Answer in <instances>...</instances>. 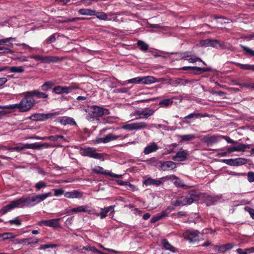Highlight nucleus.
Listing matches in <instances>:
<instances>
[{
  "mask_svg": "<svg viewBox=\"0 0 254 254\" xmlns=\"http://www.w3.org/2000/svg\"><path fill=\"white\" fill-rule=\"evenodd\" d=\"M221 138L222 137L220 136L207 135L203 136L201 138V140L208 145H211L214 143H217Z\"/></svg>",
  "mask_w": 254,
  "mask_h": 254,
  "instance_id": "nucleus-14",
  "label": "nucleus"
},
{
  "mask_svg": "<svg viewBox=\"0 0 254 254\" xmlns=\"http://www.w3.org/2000/svg\"><path fill=\"white\" fill-rule=\"evenodd\" d=\"M181 142L189 141L195 138V135L192 134L180 135Z\"/></svg>",
  "mask_w": 254,
  "mask_h": 254,
  "instance_id": "nucleus-42",
  "label": "nucleus"
},
{
  "mask_svg": "<svg viewBox=\"0 0 254 254\" xmlns=\"http://www.w3.org/2000/svg\"><path fill=\"white\" fill-rule=\"evenodd\" d=\"M154 113V110L150 108H145L141 111H137L136 113L139 118H148L152 115Z\"/></svg>",
  "mask_w": 254,
  "mask_h": 254,
  "instance_id": "nucleus-20",
  "label": "nucleus"
},
{
  "mask_svg": "<svg viewBox=\"0 0 254 254\" xmlns=\"http://www.w3.org/2000/svg\"><path fill=\"white\" fill-rule=\"evenodd\" d=\"M47 186V183L45 182L40 181L38 183H37L35 185V188L36 189V191L40 190L42 188H45Z\"/></svg>",
  "mask_w": 254,
  "mask_h": 254,
  "instance_id": "nucleus-47",
  "label": "nucleus"
},
{
  "mask_svg": "<svg viewBox=\"0 0 254 254\" xmlns=\"http://www.w3.org/2000/svg\"><path fill=\"white\" fill-rule=\"evenodd\" d=\"M53 191H54V195L56 196H59L62 194L64 195L65 193L64 190L62 189H53Z\"/></svg>",
  "mask_w": 254,
  "mask_h": 254,
  "instance_id": "nucleus-58",
  "label": "nucleus"
},
{
  "mask_svg": "<svg viewBox=\"0 0 254 254\" xmlns=\"http://www.w3.org/2000/svg\"><path fill=\"white\" fill-rule=\"evenodd\" d=\"M8 69L10 72L13 73H22L24 71V68L21 66L8 67Z\"/></svg>",
  "mask_w": 254,
  "mask_h": 254,
  "instance_id": "nucleus-41",
  "label": "nucleus"
},
{
  "mask_svg": "<svg viewBox=\"0 0 254 254\" xmlns=\"http://www.w3.org/2000/svg\"><path fill=\"white\" fill-rule=\"evenodd\" d=\"M172 204L175 206H184V205L182 199L181 200H176L172 202Z\"/></svg>",
  "mask_w": 254,
  "mask_h": 254,
  "instance_id": "nucleus-64",
  "label": "nucleus"
},
{
  "mask_svg": "<svg viewBox=\"0 0 254 254\" xmlns=\"http://www.w3.org/2000/svg\"><path fill=\"white\" fill-rule=\"evenodd\" d=\"M136 44L140 48V49L142 51H146L148 49V45L143 41H138Z\"/></svg>",
  "mask_w": 254,
  "mask_h": 254,
  "instance_id": "nucleus-44",
  "label": "nucleus"
},
{
  "mask_svg": "<svg viewBox=\"0 0 254 254\" xmlns=\"http://www.w3.org/2000/svg\"><path fill=\"white\" fill-rule=\"evenodd\" d=\"M1 235L3 236V240H7L8 239H10V238H12L14 237V236L11 233H3V234H2Z\"/></svg>",
  "mask_w": 254,
  "mask_h": 254,
  "instance_id": "nucleus-62",
  "label": "nucleus"
},
{
  "mask_svg": "<svg viewBox=\"0 0 254 254\" xmlns=\"http://www.w3.org/2000/svg\"><path fill=\"white\" fill-rule=\"evenodd\" d=\"M40 239L35 238H30L19 239L17 241L18 244H23L24 245H29L31 244H35L39 243Z\"/></svg>",
  "mask_w": 254,
  "mask_h": 254,
  "instance_id": "nucleus-24",
  "label": "nucleus"
},
{
  "mask_svg": "<svg viewBox=\"0 0 254 254\" xmlns=\"http://www.w3.org/2000/svg\"><path fill=\"white\" fill-rule=\"evenodd\" d=\"M158 149V147L155 143H152L150 145H147L144 150L145 154H148L151 152L156 151Z\"/></svg>",
  "mask_w": 254,
  "mask_h": 254,
  "instance_id": "nucleus-29",
  "label": "nucleus"
},
{
  "mask_svg": "<svg viewBox=\"0 0 254 254\" xmlns=\"http://www.w3.org/2000/svg\"><path fill=\"white\" fill-rule=\"evenodd\" d=\"M222 162L231 166H237V159H223Z\"/></svg>",
  "mask_w": 254,
  "mask_h": 254,
  "instance_id": "nucleus-45",
  "label": "nucleus"
},
{
  "mask_svg": "<svg viewBox=\"0 0 254 254\" xmlns=\"http://www.w3.org/2000/svg\"><path fill=\"white\" fill-rule=\"evenodd\" d=\"M200 45L202 47H212L218 48L221 47V44L218 40L213 39L202 40L200 42Z\"/></svg>",
  "mask_w": 254,
  "mask_h": 254,
  "instance_id": "nucleus-15",
  "label": "nucleus"
},
{
  "mask_svg": "<svg viewBox=\"0 0 254 254\" xmlns=\"http://www.w3.org/2000/svg\"><path fill=\"white\" fill-rule=\"evenodd\" d=\"M237 159V166H241L247 163V159L244 158H238Z\"/></svg>",
  "mask_w": 254,
  "mask_h": 254,
  "instance_id": "nucleus-56",
  "label": "nucleus"
},
{
  "mask_svg": "<svg viewBox=\"0 0 254 254\" xmlns=\"http://www.w3.org/2000/svg\"><path fill=\"white\" fill-rule=\"evenodd\" d=\"M82 250L91 251L99 254H103V252L97 249L95 247L90 246L83 247L82 249H78V251L82 253Z\"/></svg>",
  "mask_w": 254,
  "mask_h": 254,
  "instance_id": "nucleus-34",
  "label": "nucleus"
},
{
  "mask_svg": "<svg viewBox=\"0 0 254 254\" xmlns=\"http://www.w3.org/2000/svg\"><path fill=\"white\" fill-rule=\"evenodd\" d=\"M83 153L85 156L99 160H104L103 155L96 152V149L94 148L88 147L85 148L83 150Z\"/></svg>",
  "mask_w": 254,
  "mask_h": 254,
  "instance_id": "nucleus-10",
  "label": "nucleus"
},
{
  "mask_svg": "<svg viewBox=\"0 0 254 254\" xmlns=\"http://www.w3.org/2000/svg\"><path fill=\"white\" fill-rule=\"evenodd\" d=\"M9 223L10 225H15L16 226H20L21 225V220L18 217H15L13 220H9Z\"/></svg>",
  "mask_w": 254,
  "mask_h": 254,
  "instance_id": "nucleus-52",
  "label": "nucleus"
},
{
  "mask_svg": "<svg viewBox=\"0 0 254 254\" xmlns=\"http://www.w3.org/2000/svg\"><path fill=\"white\" fill-rule=\"evenodd\" d=\"M192 73L194 74H199L203 72L209 71L210 70V68L206 67L192 66Z\"/></svg>",
  "mask_w": 254,
  "mask_h": 254,
  "instance_id": "nucleus-32",
  "label": "nucleus"
},
{
  "mask_svg": "<svg viewBox=\"0 0 254 254\" xmlns=\"http://www.w3.org/2000/svg\"><path fill=\"white\" fill-rule=\"evenodd\" d=\"M233 64L237 65L242 69L254 71V64H242L236 62H234Z\"/></svg>",
  "mask_w": 254,
  "mask_h": 254,
  "instance_id": "nucleus-30",
  "label": "nucleus"
},
{
  "mask_svg": "<svg viewBox=\"0 0 254 254\" xmlns=\"http://www.w3.org/2000/svg\"><path fill=\"white\" fill-rule=\"evenodd\" d=\"M143 184L146 186L155 185L156 186H159L162 184V182L160 180L153 179L151 178H148L143 181Z\"/></svg>",
  "mask_w": 254,
  "mask_h": 254,
  "instance_id": "nucleus-28",
  "label": "nucleus"
},
{
  "mask_svg": "<svg viewBox=\"0 0 254 254\" xmlns=\"http://www.w3.org/2000/svg\"><path fill=\"white\" fill-rule=\"evenodd\" d=\"M162 245L163 247L167 250H169L171 252H175V248H174L169 242L165 239L162 240Z\"/></svg>",
  "mask_w": 254,
  "mask_h": 254,
  "instance_id": "nucleus-38",
  "label": "nucleus"
},
{
  "mask_svg": "<svg viewBox=\"0 0 254 254\" xmlns=\"http://www.w3.org/2000/svg\"><path fill=\"white\" fill-rule=\"evenodd\" d=\"M147 125L144 123L133 122L131 124L123 125L122 127H146Z\"/></svg>",
  "mask_w": 254,
  "mask_h": 254,
  "instance_id": "nucleus-39",
  "label": "nucleus"
},
{
  "mask_svg": "<svg viewBox=\"0 0 254 254\" xmlns=\"http://www.w3.org/2000/svg\"><path fill=\"white\" fill-rule=\"evenodd\" d=\"M172 103L173 101L170 99H164L159 102V105L162 107H167Z\"/></svg>",
  "mask_w": 254,
  "mask_h": 254,
  "instance_id": "nucleus-48",
  "label": "nucleus"
},
{
  "mask_svg": "<svg viewBox=\"0 0 254 254\" xmlns=\"http://www.w3.org/2000/svg\"><path fill=\"white\" fill-rule=\"evenodd\" d=\"M30 138H35L37 139H40V140H46L49 139L51 141H57L59 139H62L64 141H67V140L64 137V136L62 135H51L49 136H45V137H39V136H34V137H31Z\"/></svg>",
  "mask_w": 254,
  "mask_h": 254,
  "instance_id": "nucleus-23",
  "label": "nucleus"
},
{
  "mask_svg": "<svg viewBox=\"0 0 254 254\" xmlns=\"http://www.w3.org/2000/svg\"><path fill=\"white\" fill-rule=\"evenodd\" d=\"M157 166L163 171H165L169 168L174 169L176 167L175 163L171 161L166 162L159 161L157 163Z\"/></svg>",
  "mask_w": 254,
  "mask_h": 254,
  "instance_id": "nucleus-22",
  "label": "nucleus"
},
{
  "mask_svg": "<svg viewBox=\"0 0 254 254\" xmlns=\"http://www.w3.org/2000/svg\"><path fill=\"white\" fill-rule=\"evenodd\" d=\"M127 83L141 84V77H136L128 79L127 81Z\"/></svg>",
  "mask_w": 254,
  "mask_h": 254,
  "instance_id": "nucleus-49",
  "label": "nucleus"
},
{
  "mask_svg": "<svg viewBox=\"0 0 254 254\" xmlns=\"http://www.w3.org/2000/svg\"><path fill=\"white\" fill-rule=\"evenodd\" d=\"M30 59L40 61L43 63H56L60 61V58L56 56H43L41 55H32L29 56Z\"/></svg>",
  "mask_w": 254,
  "mask_h": 254,
  "instance_id": "nucleus-6",
  "label": "nucleus"
},
{
  "mask_svg": "<svg viewBox=\"0 0 254 254\" xmlns=\"http://www.w3.org/2000/svg\"><path fill=\"white\" fill-rule=\"evenodd\" d=\"M56 35H57L56 33L51 35L48 38H47L45 40V43L46 44H51V43L54 42L56 39Z\"/></svg>",
  "mask_w": 254,
  "mask_h": 254,
  "instance_id": "nucleus-55",
  "label": "nucleus"
},
{
  "mask_svg": "<svg viewBox=\"0 0 254 254\" xmlns=\"http://www.w3.org/2000/svg\"><path fill=\"white\" fill-rule=\"evenodd\" d=\"M59 122L63 126H76L77 124L74 120L69 117L64 116L59 119Z\"/></svg>",
  "mask_w": 254,
  "mask_h": 254,
  "instance_id": "nucleus-18",
  "label": "nucleus"
},
{
  "mask_svg": "<svg viewBox=\"0 0 254 254\" xmlns=\"http://www.w3.org/2000/svg\"><path fill=\"white\" fill-rule=\"evenodd\" d=\"M170 178L174 180V184L177 187L183 188L185 185L182 180L175 175H172L170 177Z\"/></svg>",
  "mask_w": 254,
  "mask_h": 254,
  "instance_id": "nucleus-37",
  "label": "nucleus"
},
{
  "mask_svg": "<svg viewBox=\"0 0 254 254\" xmlns=\"http://www.w3.org/2000/svg\"><path fill=\"white\" fill-rule=\"evenodd\" d=\"M77 88L78 87L76 86H62L59 85L55 86L53 88V91L56 94H61L63 93L68 94L73 90Z\"/></svg>",
  "mask_w": 254,
  "mask_h": 254,
  "instance_id": "nucleus-9",
  "label": "nucleus"
},
{
  "mask_svg": "<svg viewBox=\"0 0 254 254\" xmlns=\"http://www.w3.org/2000/svg\"><path fill=\"white\" fill-rule=\"evenodd\" d=\"M219 199L217 196H208L206 198L207 205H211L214 204Z\"/></svg>",
  "mask_w": 254,
  "mask_h": 254,
  "instance_id": "nucleus-40",
  "label": "nucleus"
},
{
  "mask_svg": "<svg viewBox=\"0 0 254 254\" xmlns=\"http://www.w3.org/2000/svg\"><path fill=\"white\" fill-rule=\"evenodd\" d=\"M199 232L197 230H188L184 233V238L190 242H196L199 239Z\"/></svg>",
  "mask_w": 254,
  "mask_h": 254,
  "instance_id": "nucleus-8",
  "label": "nucleus"
},
{
  "mask_svg": "<svg viewBox=\"0 0 254 254\" xmlns=\"http://www.w3.org/2000/svg\"><path fill=\"white\" fill-rule=\"evenodd\" d=\"M79 14L83 15L93 16L95 15V11L87 8H81L78 10Z\"/></svg>",
  "mask_w": 254,
  "mask_h": 254,
  "instance_id": "nucleus-31",
  "label": "nucleus"
},
{
  "mask_svg": "<svg viewBox=\"0 0 254 254\" xmlns=\"http://www.w3.org/2000/svg\"><path fill=\"white\" fill-rule=\"evenodd\" d=\"M57 245L55 244H47L45 245H41L40 248H39V250H45L49 248H54L56 247Z\"/></svg>",
  "mask_w": 254,
  "mask_h": 254,
  "instance_id": "nucleus-53",
  "label": "nucleus"
},
{
  "mask_svg": "<svg viewBox=\"0 0 254 254\" xmlns=\"http://www.w3.org/2000/svg\"><path fill=\"white\" fill-rule=\"evenodd\" d=\"M205 116V114L202 115L201 113H192L186 116L184 119V120L183 122L187 124H190L193 122L197 118H202Z\"/></svg>",
  "mask_w": 254,
  "mask_h": 254,
  "instance_id": "nucleus-17",
  "label": "nucleus"
},
{
  "mask_svg": "<svg viewBox=\"0 0 254 254\" xmlns=\"http://www.w3.org/2000/svg\"><path fill=\"white\" fill-rule=\"evenodd\" d=\"M30 94H31L32 96H36L37 97L39 98H43V99H46L49 96V95L44 92H40L38 90H33L31 92H30Z\"/></svg>",
  "mask_w": 254,
  "mask_h": 254,
  "instance_id": "nucleus-36",
  "label": "nucleus"
},
{
  "mask_svg": "<svg viewBox=\"0 0 254 254\" xmlns=\"http://www.w3.org/2000/svg\"><path fill=\"white\" fill-rule=\"evenodd\" d=\"M52 195L51 192L37 194L32 197L22 196L18 199L11 201L8 204L3 206L0 210V216L5 214L8 211L17 207H32L44 200Z\"/></svg>",
  "mask_w": 254,
  "mask_h": 254,
  "instance_id": "nucleus-1",
  "label": "nucleus"
},
{
  "mask_svg": "<svg viewBox=\"0 0 254 254\" xmlns=\"http://www.w3.org/2000/svg\"><path fill=\"white\" fill-rule=\"evenodd\" d=\"M115 205H111L107 207L102 208L101 212L97 213L96 215L100 216L101 219L105 218L108 215H110L111 213H114Z\"/></svg>",
  "mask_w": 254,
  "mask_h": 254,
  "instance_id": "nucleus-16",
  "label": "nucleus"
},
{
  "mask_svg": "<svg viewBox=\"0 0 254 254\" xmlns=\"http://www.w3.org/2000/svg\"><path fill=\"white\" fill-rule=\"evenodd\" d=\"M248 180L249 182L252 183L254 182V172H249L247 175Z\"/></svg>",
  "mask_w": 254,
  "mask_h": 254,
  "instance_id": "nucleus-61",
  "label": "nucleus"
},
{
  "mask_svg": "<svg viewBox=\"0 0 254 254\" xmlns=\"http://www.w3.org/2000/svg\"><path fill=\"white\" fill-rule=\"evenodd\" d=\"M95 15H96V17L99 19L103 20H107V18H108L107 15L104 12H97L96 13H95Z\"/></svg>",
  "mask_w": 254,
  "mask_h": 254,
  "instance_id": "nucleus-51",
  "label": "nucleus"
},
{
  "mask_svg": "<svg viewBox=\"0 0 254 254\" xmlns=\"http://www.w3.org/2000/svg\"><path fill=\"white\" fill-rule=\"evenodd\" d=\"M13 51L9 48L2 47V49L0 52V54H12Z\"/></svg>",
  "mask_w": 254,
  "mask_h": 254,
  "instance_id": "nucleus-63",
  "label": "nucleus"
},
{
  "mask_svg": "<svg viewBox=\"0 0 254 254\" xmlns=\"http://www.w3.org/2000/svg\"><path fill=\"white\" fill-rule=\"evenodd\" d=\"M199 198V195L195 190L189 191L187 195L185 197H182L184 205L191 204L195 201H196Z\"/></svg>",
  "mask_w": 254,
  "mask_h": 254,
  "instance_id": "nucleus-7",
  "label": "nucleus"
},
{
  "mask_svg": "<svg viewBox=\"0 0 254 254\" xmlns=\"http://www.w3.org/2000/svg\"><path fill=\"white\" fill-rule=\"evenodd\" d=\"M49 145L47 143H26L23 144L22 146H18L15 147H6L3 146L2 148L4 149L8 150H12L19 152L24 149H40L42 147H44L47 148Z\"/></svg>",
  "mask_w": 254,
  "mask_h": 254,
  "instance_id": "nucleus-4",
  "label": "nucleus"
},
{
  "mask_svg": "<svg viewBox=\"0 0 254 254\" xmlns=\"http://www.w3.org/2000/svg\"><path fill=\"white\" fill-rule=\"evenodd\" d=\"M234 245L232 243H227L224 245H216L215 250H217L219 253H224L227 251L230 250L233 248Z\"/></svg>",
  "mask_w": 254,
  "mask_h": 254,
  "instance_id": "nucleus-25",
  "label": "nucleus"
},
{
  "mask_svg": "<svg viewBox=\"0 0 254 254\" xmlns=\"http://www.w3.org/2000/svg\"><path fill=\"white\" fill-rule=\"evenodd\" d=\"M93 110V111L89 112L86 116V119L89 122H93L95 124L99 123L100 125H103L116 123L119 121V119L115 117H104L102 116L104 114L109 113V111L107 109L94 106Z\"/></svg>",
  "mask_w": 254,
  "mask_h": 254,
  "instance_id": "nucleus-2",
  "label": "nucleus"
},
{
  "mask_svg": "<svg viewBox=\"0 0 254 254\" xmlns=\"http://www.w3.org/2000/svg\"><path fill=\"white\" fill-rule=\"evenodd\" d=\"M155 83V77L152 76L141 77V84H150Z\"/></svg>",
  "mask_w": 254,
  "mask_h": 254,
  "instance_id": "nucleus-35",
  "label": "nucleus"
},
{
  "mask_svg": "<svg viewBox=\"0 0 254 254\" xmlns=\"http://www.w3.org/2000/svg\"><path fill=\"white\" fill-rule=\"evenodd\" d=\"M35 103V99L30 94V92H28L25 93L24 98L19 103L9 105L6 107V108H18L20 112H26L32 108Z\"/></svg>",
  "mask_w": 254,
  "mask_h": 254,
  "instance_id": "nucleus-3",
  "label": "nucleus"
},
{
  "mask_svg": "<svg viewBox=\"0 0 254 254\" xmlns=\"http://www.w3.org/2000/svg\"><path fill=\"white\" fill-rule=\"evenodd\" d=\"M118 137V136L116 135L113 133H109L104 137H96L95 140H93V142L94 144L101 143H106L112 140L117 139Z\"/></svg>",
  "mask_w": 254,
  "mask_h": 254,
  "instance_id": "nucleus-13",
  "label": "nucleus"
},
{
  "mask_svg": "<svg viewBox=\"0 0 254 254\" xmlns=\"http://www.w3.org/2000/svg\"><path fill=\"white\" fill-rule=\"evenodd\" d=\"M243 50L245 51L247 53L250 55L251 56L254 57V51L246 46H243L242 47Z\"/></svg>",
  "mask_w": 254,
  "mask_h": 254,
  "instance_id": "nucleus-57",
  "label": "nucleus"
},
{
  "mask_svg": "<svg viewBox=\"0 0 254 254\" xmlns=\"http://www.w3.org/2000/svg\"><path fill=\"white\" fill-rule=\"evenodd\" d=\"M188 61L190 63H195L197 62H202V60L199 57H196L194 55H192V56L188 60Z\"/></svg>",
  "mask_w": 254,
  "mask_h": 254,
  "instance_id": "nucleus-54",
  "label": "nucleus"
},
{
  "mask_svg": "<svg viewBox=\"0 0 254 254\" xmlns=\"http://www.w3.org/2000/svg\"><path fill=\"white\" fill-rule=\"evenodd\" d=\"M86 18L84 17H76V18H68L64 21V22H75L78 20H84Z\"/></svg>",
  "mask_w": 254,
  "mask_h": 254,
  "instance_id": "nucleus-59",
  "label": "nucleus"
},
{
  "mask_svg": "<svg viewBox=\"0 0 254 254\" xmlns=\"http://www.w3.org/2000/svg\"><path fill=\"white\" fill-rule=\"evenodd\" d=\"M60 114V112L59 111L47 114L36 113L30 116L29 119L35 121H44L48 119L53 118Z\"/></svg>",
  "mask_w": 254,
  "mask_h": 254,
  "instance_id": "nucleus-5",
  "label": "nucleus"
},
{
  "mask_svg": "<svg viewBox=\"0 0 254 254\" xmlns=\"http://www.w3.org/2000/svg\"><path fill=\"white\" fill-rule=\"evenodd\" d=\"M188 151L187 150L178 151L176 155L173 157L172 159L174 161H184L187 159Z\"/></svg>",
  "mask_w": 254,
  "mask_h": 254,
  "instance_id": "nucleus-21",
  "label": "nucleus"
},
{
  "mask_svg": "<svg viewBox=\"0 0 254 254\" xmlns=\"http://www.w3.org/2000/svg\"><path fill=\"white\" fill-rule=\"evenodd\" d=\"M55 80L47 81L43 83L41 86V89L43 91H48L50 90L55 84Z\"/></svg>",
  "mask_w": 254,
  "mask_h": 254,
  "instance_id": "nucleus-26",
  "label": "nucleus"
},
{
  "mask_svg": "<svg viewBox=\"0 0 254 254\" xmlns=\"http://www.w3.org/2000/svg\"><path fill=\"white\" fill-rule=\"evenodd\" d=\"M92 172L97 174L105 175L116 178H121L122 177V175H118L110 172H108L106 170H105L103 167L99 166H95L92 169Z\"/></svg>",
  "mask_w": 254,
  "mask_h": 254,
  "instance_id": "nucleus-12",
  "label": "nucleus"
},
{
  "mask_svg": "<svg viewBox=\"0 0 254 254\" xmlns=\"http://www.w3.org/2000/svg\"><path fill=\"white\" fill-rule=\"evenodd\" d=\"M168 215V213H167L166 211H163L161 212L156 214L155 216L152 217L150 220V222L151 223H154L162 219L163 218L167 216Z\"/></svg>",
  "mask_w": 254,
  "mask_h": 254,
  "instance_id": "nucleus-27",
  "label": "nucleus"
},
{
  "mask_svg": "<svg viewBox=\"0 0 254 254\" xmlns=\"http://www.w3.org/2000/svg\"><path fill=\"white\" fill-rule=\"evenodd\" d=\"M61 218L52 219L50 220H43L38 222L39 226L45 225L54 228L61 227L59 221Z\"/></svg>",
  "mask_w": 254,
  "mask_h": 254,
  "instance_id": "nucleus-11",
  "label": "nucleus"
},
{
  "mask_svg": "<svg viewBox=\"0 0 254 254\" xmlns=\"http://www.w3.org/2000/svg\"><path fill=\"white\" fill-rule=\"evenodd\" d=\"M11 37H8L0 39V45H5L7 46H10L12 47L13 44L10 42V41L11 40Z\"/></svg>",
  "mask_w": 254,
  "mask_h": 254,
  "instance_id": "nucleus-43",
  "label": "nucleus"
},
{
  "mask_svg": "<svg viewBox=\"0 0 254 254\" xmlns=\"http://www.w3.org/2000/svg\"><path fill=\"white\" fill-rule=\"evenodd\" d=\"M170 84L172 85L173 86H178L179 85H182L183 83H181V81H183L182 79L180 78H175L170 79Z\"/></svg>",
  "mask_w": 254,
  "mask_h": 254,
  "instance_id": "nucleus-46",
  "label": "nucleus"
},
{
  "mask_svg": "<svg viewBox=\"0 0 254 254\" xmlns=\"http://www.w3.org/2000/svg\"><path fill=\"white\" fill-rule=\"evenodd\" d=\"M83 196V192L78 190L65 192L64 196L67 198H80Z\"/></svg>",
  "mask_w": 254,
  "mask_h": 254,
  "instance_id": "nucleus-19",
  "label": "nucleus"
},
{
  "mask_svg": "<svg viewBox=\"0 0 254 254\" xmlns=\"http://www.w3.org/2000/svg\"><path fill=\"white\" fill-rule=\"evenodd\" d=\"M191 56V52H187L183 54L181 59L188 61Z\"/></svg>",
  "mask_w": 254,
  "mask_h": 254,
  "instance_id": "nucleus-60",
  "label": "nucleus"
},
{
  "mask_svg": "<svg viewBox=\"0 0 254 254\" xmlns=\"http://www.w3.org/2000/svg\"><path fill=\"white\" fill-rule=\"evenodd\" d=\"M90 212L89 207L86 205H82L71 209V212Z\"/></svg>",
  "mask_w": 254,
  "mask_h": 254,
  "instance_id": "nucleus-33",
  "label": "nucleus"
},
{
  "mask_svg": "<svg viewBox=\"0 0 254 254\" xmlns=\"http://www.w3.org/2000/svg\"><path fill=\"white\" fill-rule=\"evenodd\" d=\"M236 151H244L245 150L249 148V145L245 144H240L238 146H235Z\"/></svg>",
  "mask_w": 254,
  "mask_h": 254,
  "instance_id": "nucleus-50",
  "label": "nucleus"
}]
</instances>
